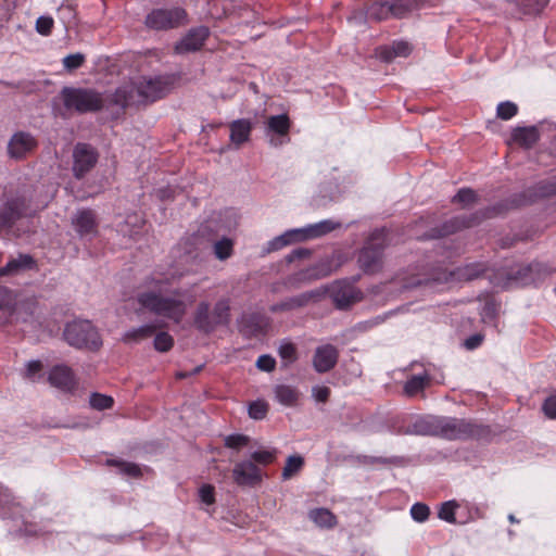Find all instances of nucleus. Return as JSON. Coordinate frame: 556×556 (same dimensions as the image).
I'll return each mask as SVG.
<instances>
[{"label": "nucleus", "mask_w": 556, "mask_h": 556, "mask_svg": "<svg viewBox=\"0 0 556 556\" xmlns=\"http://www.w3.org/2000/svg\"><path fill=\"white\" fill-rule=\"evenodd\" d=\"M328 273L326 270H319L318 267H314L307 271L306 277L313 278V279H319L321 277L327 276Z\"/></svg>", "instance_id": "nucleus-64"}, {"label": "nucleus", "mask_w": 556, "mask_h": 556, "mask_svg": "<svg viewBox=\"0 0 556 556\" xmlns=\"http://www.w3.org/2000/svg\"><path fill=\"white\" fill-rule=\"evenodd\" d=\"M520 11L526 15H539L549 0H516Z\"/></svg>", "instance_id": "nucleus-36"}, {"label": "nucleus", "mask_w": 556, "mask_h": 556, "mask_svg": "<svg viewBox=\"0 0 556 556\" xmlns=\"http://www.w3.org/2000/svg\"><path fill=\"white\" fill-rule=\"evenodd\" d=\"M458 507V504L455 501H448L441 504L438 517L444 521H447L450 523H455V511Z\"/></svg>", "instance_id": "nucleus-43"}, {"label": "nucleus", "mask_w": 556, "mask_h": 556, "mask_svg": "<svg viewBox=\"0 0 556 556\" xmlns=\"http://www.w3.org/2000/svg\"><path fill=\"white\" fill-rule=\"evenodd\" d=\"M282 240L286 242V247L293 244L295 242L305 241L306 238H304L303 229H290L280 235Z\"/></svg>", "instance_id": "nucleus-54"}, {"label": "nucleus", "mask_w": 556, "mask_h": 556, "mask_svg": "<svg viewBox=\"0 0 556 556\" xmlns=\"http://www.w3.org/2000/svg\"><path fill=\"white\" fill-rule=\"evenodd\" d=\"M390 8L391 17L394 18H403L412 11V5L405 0L390 2Z\"/></svg>", "instance_id": "nucleus-51"}, {"label": "nucleus", "mask_w": 556, "mask_h": 556, "mask_svg": "<svg viewBox=\"0 0 556 556\" xmlns=\"http://www.w3.org/2000/svg\"><path fill=\"white\" fill-rule=\"evenodd\" d=\"M330 389L328 387H316L313 389V394L316 401L325 403L330 396Z\"/></svg>", "instance_id": "nucleus-61"}, {"label": "nucleus", "mask_w": 556, "mask_h": 556, "mask_svg": "<svg viewBox=\"0 0 556 556\" xmlns=\"http://www.w3.org/2000/svg\"><path fill=\"white\" fill-rule=\"evenodd\" d=\"M110 103L125 110L130 105L141 104L138 86L135 83H128L115 89L111 96Z\"/></svg>", "instance_id": "nucleus-17"}, {"label": "nucleus", "mask_w": 556, "mask_h": 556, "mask_svg": "<svg viewBox=\"0 0 556 556\" xmlns=\"http://www.w3.org/2000/svg\"><path fill=\"white\" fill-rule=\"evenodd\" d=\"M540 140V131L536 126L515 127L510 132V142L531 149Z\"/></svg>", "instance_id": "nucleus-21"}, {"label": "nucleus", "mask_w": 556, "mask_h": 556, "mask_svg": "<svg viewBox=\"0 0 556 556\" xmlns=\"http://www.w3.org/2000/svg\"><path fill=\"white\" fill-rule=\"evenodd\" d=\"M232 252L233 242L229 238L224 237L220 240L216 241L214 244V254L220 261L229 258Z\"/></svg>", "instance_id": "nucleus-41"}, {"label": "nucleus", "mask_w": 556, "mask_h": 556, "mask_svg": "<svg viewBox=\"0 0 556 556\" xmlns=\"http://www.w3.org/2000/svg\"><path fill=\"white\" fill-rule=\"evenodd\" d=\"M367 14L370 20L386 21L391 17V8L389 1H377L369 5Z\"/></svg>", "instance_id": "nucleus-35"}, {"label": "nucleus", "mask_w": 556, "mask_h": 556, "mask_svg": "<svg viewBox=\"0 0 556 556\" xmlns=\"http://www.w3.org/2000/svg\"><path fill=\"white\" fill-rule=\"evenodd\" d=\"M193 326L195 329L204 334H211L218 326L212 316L211 304L202 301L197 305L193 313Z\"/></svg>", "instance_id": "nucleus-19"}, {"label": "nucleus", "mask_w": 556, "mask_h": 556, "mask_svg": "<svg viewBox=\"0 0 556 556\" xmlns=\"http://www.w3.org/2000/svg\"><path fill=\"white\" fill-rule=\"evenodd\" d=\"M518 113V105L511 101H504L497 104L496 116L503 121L513 118Z\"/></svg>", "instance_id": "nucleus-44"}, {"label": "nucleus", "mask_w": 556, "mask_h": 556, "mask_svg": "<svg viewBox=\"0 0 556 556\" xmlns=\"http://www.w3.org/2000/svg\"><path fill=\"white\" fill-rule=\"evenodd\" d=\"M305 465L304 457L301 455H291L287 458L282 468L281 478L283 481L290 480L299 475Z\"/></svg>", "instance_id": "nucleus-34"}, {"label": "nucleus", "mask_w": 556, "mask_h": 556, "mask_svg": "<svg viewBox=\"0 0 556 556\" xmlns=\"http://www.w3.org/2000/svg\"><path fill=\"white\" fill-rule=\"evenodd\" d=\"M278 355L283 362L285 367L295 363L298 359V350L295 344L290 341L281 342L278 348Z\"/></svg>", "instance_id": "nucleus-38"}, {"label": "nucleus", "mask_w": 556, "mask_h": 556, "mask_svg": "<svg viewBox=\"0 0 556 556\" xmlns=\"http://www.w3.org/2000/svg\"><path fill=\"white\" fill-rule=\"evenodd\" d=\"M414 433L420 435H433L441 438L442 416H427L417 419L414 425Z\"/></svg>", "instance_id": "nucleus-24"}, {"label": "nucleus", "mask_w": 556, "mask_h": 556, "mask_svg": "<svg viewBox=\"0 0 556 556\" xmlns=\"http://www.w3.org/2000/svg\"><path fill=\"white\" fill-rule=\"evenodd\" d=\"M253 129V123L248 118H240L232 121L229 124L230 141L236 146L240 147L248 142L251 137Z\"/></svg>", "instance_id": "nucleus-22"}, {"label": "nucleus", "mask_w": 556, "mask_h": 556, "mask_svg": "<svg viewBox=\"0 0 556 556\" xmlns=\"http://www.w3.org/2000/svg\"><path fill=\"white\" fill-rule=\"evenodd\" d=\"M478 199V195L475 190L471 188H462L452 198L453 203H460L464 206L475 203Z\"/></svg>", "instance_id": "nucleus-47"}, {"label": "nucleus", "mask_w": 556, "mask_h": 556, "mask_svg": "<svg viewBox=\"0 0 556 556\" xmlns=\"http://www.w3.org/2000/svg\"><path fill=\"white\" fill-rule=\"evenodd\" d=\"M317 295V292L308 291L295 296H291L289 299H286L285 301L271 305L270 312L278 313L304 307Z\"/></svg>", "instance_id": "nucleus-23"}, {"label": "nucleus", "mask_w": 556, "mask_h": 556, "mask_svg": "<svg viewBox=\"0 0 556 556\" xmlns=\"http://www.w3.org/2000/svg\"><path fill=\"white\" fill-rule=\"evenodd\" d=\"M410 516L416 522H425L430 516V508L425 503H415L410 507Z\"/></svg>", "instance_id": "nucleus-49"}, {"label": "nucleus", "mask_w": 556, "mask_h": 556, "mask_svg": "<svg viewBox=\"0 0 556 556\" xmlns=\"http://www.w3.org/2000/svg\"><path fill=\"white\" fill-rule=\"evenodd\" d=\"M265 327V317L260 313L243 314L238 320L239 332L247 338L260 334Z\"/></svg>", "instance_id": "nucleus-20"}, {"label": "nucleus", "mask_w": 556, "mask_h": 556, "mask_svg": "<svg viewBox=\"0 0 556 556\" xmlns=\"http://www.w3.org/2000/svg\"><path fill=\"white\" fill-rule=\"evenodd\" d=\"M89 404L97 410H105L113 407L114 400L110 395L94 392L90 395Z\"/></svg>", "instance_id": "nucleus-42"}, {"label": "nucleus", "mask_w": 556, "mask_h": 556, "mask_svg": "<svg viewBox=\"0 0 556 556\" xmlns=\"http://www.w3.org/2000/svg\"><path fill=\"white\" fill-rule=\"evenodd\" d=\"M54 21L49 15H41L36 21V31L42 36H49L52 33Z\"/></svg>", "instance_id": "nucleus-52"}, {"label": "nucleus", "mask_w": 556, "mask_h": 556, "mask_svg": "<svg viewBox=\"0 0 556 556\" xmlns=\"http://www.w3.org/2000/svg\"><path fill=\"white\" fill-rule=\"evenodd\" d=\"M390 230L376 228L365 239L357 254V264L365 275H377L384 267V250L390 245Z\"/></svg>", "instance_id": "nucleus-1"}, {"label": "nucleus", "mask_w": 556, "mask_h": 556, "mask_svg": "<svg viewBox=\"0 0 556 556\" xmlns=\"http://www.w3.org/2000/svg\"><path fill=\"white\" fill-rule=\"evenodd\" d=\"M72 225L80 237L96 235L98 229L96 213L90 208L79 210L73 216Z\"/></svg>", "instance_id": "nucleus-18"}, {"label": "nucleus", "mask_w": 556, "mask_h": 556, "mask_svg": "<svg viewBox=\"0 0 556 556\" xmlns=\"http://www.w3.org/2000/svg\"><path fill=\"white\" fill-rule=\"evenodd\" d=\"M285 247H286V242L282 240V238L280 236H277L267 243L265 251L267 253H270V252L281 250Z\"/></svg>", "instance_id": "nucleus-62"}, {"label": "nucleus", "mask_w": 556, "mask_h": 556, "mask_svg": "<svg viewBox=\"0 0 556 556\" xmlns=\"http://www.w3.org/2000/svg\"><path fill=\"white\" fill-rule=\"evenodd\" d=\"M232 480L241 488H254L263 480L262 470L252 460H242L232 468Z\"/></svg>", "instance_id": "nucleus-11"}, {"label": "nucleus", "mask_w": 556, "mask_h": 556, "mask_svg": "<svg viewBox=\"0 0 556 556\" xmlns=\"http://www.w3.org/2000/svg\"><path fill=\"white\" fill-rule=\"evenodd\" d=\"M488 270V264L483 262H473L457 267L453 275L458 280L471 281L481 277Z\"/></svg>", "instance_id": "nucleus-27"}, {"label": "nucleus", "mask_w": 556, "mask_h": 556, "mask_svg": "<svg viewBox=\"0 0 556 556\" xmlns=\"http://www.w3.org/2000/svg\"><path fill=\"white\" fill-rule=\"evenodd\" d=\"M49 383L65 393H72L77 388V381L71 367L66 365L53 366L48 375Z\"/></svg>", "instance_id": "nucleus-15"}, {"label": "nucleus", "mask_w": 556, "mask_h": 556, "mask_svg": "<svg viewBox=\"0 0 556 556\" xmlns=\"http://www.w3.org/2000/svg\"><path fill=\"white\" fill-rule=\"evenodd\" d=\"M431 382L429 374L424 372L422 375L410 376L404 384V394L408 397H413L418 393L422 392Z\"/></svg>", "instance_id": "nucleus-30"}, {"label": "nucleus", "mask_w": 556, "mask_h": 556, "mask_svg": "<svg viewBox=\"0 0 556 556\" xmlns=\"http://www.w3.org/2000/svg\"><path fill=\"white\" fill-rule=\"evenodd\" d=\"M362 298V291L352 286H344L333 292V301L340 309L350 307L352 304L361 301Z\"/></svg>", "instance_id": "nucleus-25"}, {"label": "nucleus", "mask_w": 556, "mask_h": 556, "mask_svg": "<svg viewBox=\"0 0 556 556\" xmlns=\"http://www.w3.org/2000/svg\"><path fill=\"white\" fill-rule=\"evenodd\" d=\"M65 341L79 350L99 351L102 339L98 329L89 320H74L68 323L63 331Z\"/></svg>", "instance_id": "nucleus-5"}, {"label": "nucleus", "mask_w": 556, "mask_h": 556, "mask_svg": "<svg viewBox=\"0 0 556 556\" xmlns=\"http://www.w3.org/2000/svg\"><path fill=\"white\" fill-rule=\"evenodd\" d=\"M230 311V299L223 298L215 303L211 312L218 327L229 325L231 319Z\"/></svg>", "instance_id": "nucleus-32"}, {"label": "nucleus", "mask_w": 556, "mask_h": 556, "mask_svg": "<svg viewBox=\"0 0 556 556\" xmlns=\"http://www.w3.org/2000/svg\"><path fill=\"white\" fill-rule=\"evenodd\" d=\"M31 216L28 201L16 197L0 206V228L11 229L23 217Z\"/></svg>", "instance_id": "nucleus-9"}, {"label": "nucleus", "mask_w": 556, "mask_h": 556, "mask_svg": "<svg viewBox=\"0 0 556 556\" xmlns=\"http://www.w3.org/2000/svg\"><path fill=\"white\" fill-rule=\"evenodd\" d=\"M379 58L384 62H391L395 59L394 51L391 46H382L377 49Z\"/></svg>", "instance_id": "nucleus-60"}, {"label": "nucleus", "mask_w": 556, "mask_h": 556, "mask_svg": "<svg viewBox=\"0 0 556 556\" xmlns=\"http://www.w3.org/2000/svg\"><path fill=\"white\" fill-rule=\"evenodd\" d=\"M248 413L252 419L262 420L268 413V404L261 400L254 401L250 403Z\"/></svg>", "instance_id": "nucleus-46"}, {"label": "nucleus", "mask_w": 556, "mask_h": 556, "mask_svg": "<svg viewBox=\"0 0 556 556\" xmlns=\"http://www.w3.org/2000/svg\"><path fill=\"white\" fill-rule=\"evenodd\" d=\"M250 442V438L245 434H229L224 440V445L231 450H241Z\"/></svg>", "instance_id": "nucleus-48"}, {"label": "nucleus", "mask_w": 556, "mask_h": 556, "mask_svg": "<svg viewBox=\"0 0 556 556\" xmlns=\"http://www.w3.org/2000/svg\"><path fill=\"white\" fill-rule=\"evenodd\" d=\"M153 345L159 352H168L174 346V338L168 332H159L154 338Z\"/></svg>", "instance_id": "nucleus-45"}, {"label": "nucleus", "mask_w": 556, "mask_h": 556, "mask_svg": "<svg viewBox=\"0 0 556 556\" xmlns=\"http://www.w3.org/2000/svg\"><path fill=\"white\" fill-rule=\"evenodd\" d=\"M210 29L206 26L191 28L180 41L175 45V51L179 54L200 50L207 37Z\"/></svg>", "instance_id": "nucleus-16"}, {"label": "nucleus", "mask_w": 556, "mask_h": 556, "mask_svg": "<svg viewBox=\"0 0 556 556\" xmlns=\"http://www.w3.org/2000/svg\"><path fill=\"white\" fill-rule=\"evenodd\" d=\"M392 49L394 51L395 58H397V56L406 58L413 51L412 46L407 41H404V40L393 41Z\"/></svg>", "instance_id": "nucleus-56"}, {"label": "nucleus", "mask_w": 556, "mask_h": 556, "mask_svg": "<svg viewBox=\"0 0 556 556\" xmlns=\"http://www.w3.org/2000/svg\"><path fill=\"white\" fill-rule=\"evenodd\" d=\"M256 367L260 370L270 372L276 367V359L268 354L261 355L256 361Z\"/></svg>", "instance_id": "nucleus-55"}, {"label": "nucleus", "mask_w": 556, "mask_h": 556, "mask_svg": "<svg viewBox=\"0 0 556 556\" xmlns=\"http://www.w3.org/2000/svg\"><path fill=\"white\" fill-rule=\"evenodd\" d=\"M276 400L283 406L292 407L298 404L300 391L289 384H278L274 389Z\"/></svg>", "instance_id": "nucleus-29"}, {"label": "nucleus", "mask_w": 556, "mask_h": 556, "mask_svg": "<svg viewBox=\"0 0 556 556\" xmlns=\"http://www.w3.org/2000/svg\"><path fill=\"white\" fill-rule=\"evenodd\" d=\"M339 356V350L330 343L317 346L312 359L314 370L318 374L329 372L337 366Z\"/></svg>", "instance_id": "nucleus-13"}, {"label": "nucleus", "mask_w": 556, "mask_h": 556, "mask_svg": "<svg viewBox=\"0 0 556 556\" xmlns=\"http://www.w3.org/2000/svg\"><path fill=\"white\" fill-rule=\"evenodd\" d=\"M342 224L340 222H334L332 219H324L316 224H311L305 226L303 229L304 238L306 240L317 239L324 237L339 228H341Z\"/></svg>", "instance_id": "nucleus-26"}, {"label": "nucleus", "mask_w": 556, "mask_h": 556, "mask_svg": "<svg viewBox=\"0 0 556 556\" xmlns=\"http://www.w3.org/2000/svg\"><path fill=\"white\" fill-rule=\"evenodd\" d=\"M86 61L85 54L77 52L74 54H68L63 59V66L68 72H73L84 65Z\"/></svg>", "instance_id": "nucleus-50"}, {"label": "nucleus", "mask_w": 556, "mask_h": 556, "mask_svg": "<svg viewBox=\"0 0 556 556\" xmlns=\"http://www.w3.org/2000/svg\"><path fill=\"white\" fill-rule=\"evenodd\" d=\"M311 255V251L308 249H305V248H299V249H295L293 251H291L287 256H286V261L288 263H292L294 262L295 260H302V258H306Z\"/></svg>", "instance_id": "nucleus-59"}, {"label": "nucleus", "mask_w": 556, "mask_h": 556, "mask_svg": "<svg viewBox=\"0 0 556 556\" xmlns=\"http://www.w3.org/2000/svg\"><path fill=\"white\" fill-rule=\"evenodd\" d=\"M41 369H42V364L40 361H30V362H28L27 367H26V376L28 378H31L37 372H39Z\"/></svg>", "instance_id": "nucleus-63"}, {"label": "nucleus", "mask_w": 556, "mask_h": 556, "mask_svg": "<svg viewBox=\"0 0 556 556\" xmlns=\"http://www.w3.org/2000/svg\"><path fill=\"white\" fill-rule=\"evenodd\" d=\"M359 464L364 465H400L402 464V458L397 456L392 457H381V456H368V455H358L356 457Z\"/></svg>", "instance_id": "nucleus-40"}, {"label": "nucleus", "mask_w": 556, "mask_h": 556, "mask_svg": "<svg viewBox=\"0 0 556 556\" xmlns=\"http://www.w3.org/2000/svg\"><path fill=\"white\" fill-rule=\"evenodd\" d=\"M291 127L290 118L287 114L269 116L266 123V134L271 135L269 142L274 147H279L290 140L289 131Z\"/></svg>", "instance_id": "nucleus-14"}, {"label": "nucleus", "mask_w": 556, "mask_h": 556, "mask_svg": "<svg viewBox=\"0 0 556 556\" xmlns=\"http://www.w3.org/2000/svg\"><path fill=\"white\" fill-rule=\"evenodd\" d=\"M498 431L477 419L442 416L441 438L450 441L490 442Z\"/></svg>", "instance_id": "nucleus-2"}, {"label": "nucleus", "mask_w": 556, "mask_h": 556, "mask_svg": "<svg viewBox=\"0 0 556 556\" xmlns=\"http://www.w3.org/2000/svg\"><path fill=\"white\" fill-rule=\"evenodd\" d=\"M38 148V140L30 132L16 131L8 142L7 152L10 159L22 161L31 155Z\"/></svg>", "instance_id": "nucleus-10"}, {"label": "nucleus", "mask_w": 556, "mask_h": 556, "mask_svg": "<svg viewBox=\"0 0 556 556\" xmlns=\"http://www.w3.org/2000/svg\"><path fill=\"white\" fill-rule=\"evenodd\" d=\"M484 340V336L481 334V333H475V334H471L470 337H468L465 342H464V346L471 351V350H475L477 348H479L482 342Z\"/></svg>", "instance_id": "nucleus-58"}, {"label": "nucleus", "mask_w": 556, "mask_h": 556, "mask_svg": "<svg viewBox=\"0 0 556 556\" xmlns=\"http://www.w3.org/2000/svg\"><path fill=\"white\" fill-rule=\"evenodd\" d=\"M137 86L142 103L154 102L166 96L169 90V80L162 76L144 78Z\"/></svg>", "instance_id": "nucleus-12"}, {"label": "nucleus", "mask_w": 556, "mask_h": 556, "mask_svg": "<svg viewBox=\"0 0 556 556\" xmlns=\"http://www.w3.org/2000/svg\"><path fill=\"white\" fill-rule=\"evenodd\" d=\"M309 519L320 528L332 529L337 526V517L328 508H314L308 513Z\"/></svg>", "instance_id": "nucleus-31"}, {"label": "nucleus", "mask_w": 556, "mask_h": 556, "mask_svg": "<svg viewBox=\"0 0 556 556\" xmlns=\"http://www.w3.org/2000/svg\"><path fill=\"white\" fill-rule=\"evenodd\" d=\"M506 210L507 205L501 203L493 207L486 208L482 215H480L479 213H473L470 215L452 217L451 219L444 222L439 228L431 229L429 235L426 236V238L437 239L455 233L465 228L478 225L484 217H493L497 214L505 212Z\"/></svg>", "instance_id": "nucleus-6"}, {"label": "nucleus", "mask_w": 556, "mask_h": 556, "mask_svg": "<svg viewBox=\"0 0 556 556\" xmlns=\"http://www.w3.org/2000/svg\"><path fill=\"white\" fill-rule=\"evenodd\" d=\"M188 23V14L180 7L153 9L147 14L144 25L153 30H169Z\"/></svg>", "instance_id": "nucleus-7"}, {"label": "nucleus", "mask_w": 556, "mask_h": 556, "mask_svg": "<svg viewBox=\"0 0 556 556\" xmlns=\"http://www.w3.org/2000/svg\"><path fill=\"white\" fill-rule=\"evenodd\" d=\"M542 409L546 417L556 419V395L547 397L542 405Z\"/></svg>", "instance_id": "nucleus-57"}, {"label": "nucleus", "mask_w": 556, "mask_h": 556, "mask_svg": "<svg viewBox=\"0 0 556 556\" xmlns=\"http://www.w3.org/2000/svg\"><path fill=\"white\" fill-rule=\"evenodd\" d=\"M156 331V326L152 324H147L140 326L138 328L130 329L123 334L122 341L124 343H132L139 342L141 340L148 339L154 334Z\"/></svg>", "instance_id": "nucleus-33"}, {"label": "nucleus", "mask_w": 556, "mask_h": 556, "mask_svg": "<svg viewBox=\"0 0 556 556\" xmlns=\"http://www.w3.org/2000/svg\"><path fill=\"white\" fill-rule=\"evenodd\" d=\"M60 97L66 111L78 114L99 112L105 104L103 94L93 88L63 87Z\"/></svg>", "instance_id": "nucleus-4"}, {"label": "nucleus", "mask_w": 556, "mask_h": 556, "mask_svg": "<svg viewBox=\"0 0 556 556\" xmlns=\"http://www.w3.org/2000/svg\"><path fill=\"white\" fill-rule=\"evenodd\" d=\"M199 498L205 505H213L215 503V488L212 484H203L199 489Z\"/></svg>", "instance_id": "nucleus-53"}, {"label": "nucleus", "mask_w": 556, "mask_h": 556, "mask_svg": "<svg viewBox=\"0 0 556 556\" xmlns=\"http://www.w3.org/2000/svg\"><path fill=\"white\" fill-rule=\"evenodd\" d=\"M99 153L89 143L78 142L73 150V175L84 178L98 163Z\"/></svg>", "instance_id": "nucleus-8"}, {"label": "nucleus", "mask_w": 556, "mask_h": 556, "mask_svg": "<svg viewBox=\"0 0 556 556\" xmlns=\"http://www.w3.org/2000/svg\"><path fill=\"white\" fill-rule=\"evenodd\" d=\"M277 453L276 448L257 450L251 454L249 460H252L255 465L267 466L276 460Z\"/></svg>", "instance_id": "nucleus-39"}, {"label": "nucleus", "mask_w": 556, "mask_h": 556, "mask_svg": "<svg viewBox=\"0 0 556 556\" xmlns=\"http://www.w3.org/2000/svg\"><path fill=\"white\" fill-rule=\"evenodd\" d=\"M106 465L117 467L119 469V472L125 476H129L132 478H138L141 476V469L135 463H129L121 459H108Z\"/></svg>", "instance_id": "nucleus-37"}, {"label": "nucleus", "mask_w": 556, "mask_h": 556, "mask_svg": "<svg viewBox=\"0 0 556 556\" xmlns=\"http://www.w3.org/2000/svg\"><path fill=\"white\" fill-rule=\"evenodd\" d=\"M162 288L157 286L155 290L141 291L137 294V302L141 308L155 315L163 316L175 323H180L186 314L187 306L182 300L164 296Z\"/></svg>", "instance_id": "nucleus-3"}, {"label": "nucleus", "mask_w": 556, "mask_h": 556, "mask_svg": "<svg viewBox=\"0 0 556 556\" xmlns=\"http://www.w3.org/2000/svg\"><path fill=\"white\" fill-rule=\"evenodd\" d=\"M36 265L33 256L28 254H20L18 257L10 260L0 268V277L13 275L22 269H30Z\"/></svg>", "instance_id": "nucleus-28"}]
</instances>
